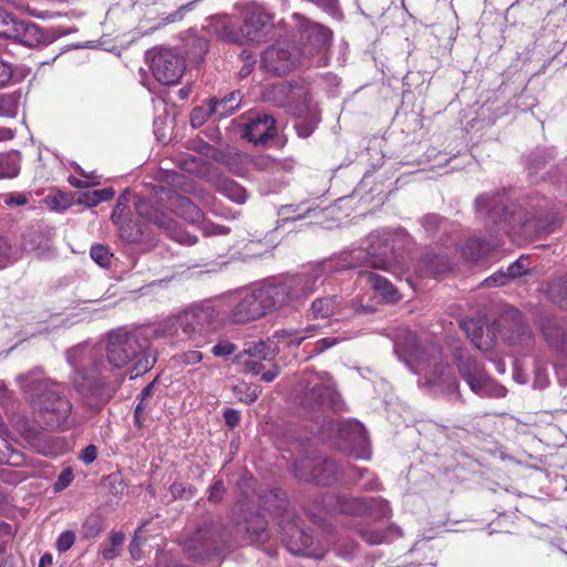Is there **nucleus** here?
<instances>
[{"mask_svg": "<svg viewBox=\"0 0 567 567\" xmlns=\"http://www.w3.org/2000/svg\"><path fill=\"white\" fill-rule=\"evenodd\" d=\"M306 63L305 58L293 42L277 41L268 47L261 55V66L266 72L275 76H282Z\"/></svg>", "mask_w": 567, "mask_h": 567, "instance_id": "11", "label": "nucleus"}, {"mask_svg": "<svg viewBox=\"0 0 567 567\" xmlns=\"http://www.w3.org/2000/svg\"><path fill=\"white\" fill-rule=\"evenodd\" d=\"M369 507L368 516L377 519L389 517L391 514L388 501L380 497L369 498Z\"/></svg>", "mask_w": 567, "mask_h": 567, "instance_id": "41", "label": "nucleus"}, {"mask_svg": "<svg viewBox=\"0 0 567 567\" xmlns=\"http://www.w3.org/2000/svg\"><path fill=\"white\" fill-rule=\"evenodd\" d=\"M11 256V246L6 238L0 237V267H3Z\"/></svg>", "mask_w": 567, "mask_h": 567, "instance_id": "62", "label": "nucleus"}, {"mask_svg": "<svg viewBox=\"0 0 567 567\" xmlns=\"http://www.w3.org/2000/svg\"><path fill=\"white\" fill-rule=\"evenodd\" d=\"M178 359L182 363L186 365L196 364L203 360V354L198 350H190L183 352L178 355Z\"/></svg>", "mask_w": 567, "mask_h": 567, "instance_id": "58", "label": "nucleus"}, {"mask_svg": "<svg viewBox=\"0 0 567 567\" xmlns=\"http://www.w3.org/2000/svg\"><path fill=\"white\" fill-rule=\"evenodd\" d=\"M114 196V190L112 188H103L96 189L92 192H86L81 195L79 198V203L83 204L87 207H94L102 202H107L112 199Z\"/></svg>", "mask_w": 567, "mask_h": 567, "instance_id": "39", "label": "nucleus"}, {"mask_svg": "<svg viewBox=\"0 0 567 567\" xmlns=\"http://www.w3.org/2000/svg\"><path fill=\"white\" fill-rule=\"evenodd\" d=\"M542 331L550 348L558 357L567 352V321L555 317H545L542 321Z\"/></svg>", "mask_w": 567, "mask_h": 567, "instance_id": "18", "label": "nucleus"}, {"mask_svg": "<svg viewBox=\"0 0 567 567\" xmlns=\"http://www.w3.org/2000/svg\"><path fill=\"white\" fill-rule=\"evenodd\" d=\"M261 503L267 512L279 517L287 549L293 555H306L310 537L298 524L296 512L289 508L286 494L279 489L269 491L261 496Z\"/></svg>", "mask_w": 567, "mask_h": 567, "instance_id": "7", "label": "nucleus"}, {"mask_svg": "<svg viewBox=\"0 0 567 567\" xmlns=\"http://www.w3.org/2000/svg\"><path fill=\"white\" fill-rule=\"evenodd\" d=\"M106 359L114 369H121L135 360L132 378L150 371L156 361L148 338L141 330L118 328L106 338Z\"/></svg>", "mask_w": 567, "mask_h": 567, "instance_id": "4", "label": "nucleus"}, {"mask_svg": "<svg viewBox=\"0 0 567 567\" xmlns=\"http://www.w3.org/2000/svg\"><path fill=\"white\" fill-rule=\"evenodd\" d=\"M243 94L240 91H233L223 99L212 97L208 102L210 112L219 118L230 116L241 104Z\"/></svg>", "mask_w": 567, "mask_h": 567, "instance_id": "21", "label": "nucleus"}, {"mask_svg": "<svg viewBox=\"0 0 567 567\" xmlns=\"http://www.w3.org/2000/svg\"><path fill=\"white\" fill-rule=\"evenodd\" d=\"M235 363L241 369V372L251 375H259L264 370V360L248 357L246 353H238L235 359Z\"/></svg>", "mask_w": 567, "mask_h": 567, "instance_id": "38", "label": "nucleus"}, {"mask_svg": "<svg viewBox=\"0 0 567 567\" xmlns=\"http://www.w3.org/2000/svg\"><path fill=\"white\" fill-rule=\"evenodd\" d=\"M442 221V217H440L436 214H427L421 219V224L424 227V229L432 234L436 230L439 225Z\"/></svg>", "mask_w": 567, "mask_h": 567, "instance_id": "54", "label": "nucleus"}, {"mask_svg": "<svg viewBox=\"0 0 567 567\" xmlns=\"http://www.w3.org/2000/svg\"><path fill=\"white\" fill-rule=\"evenodd\" d=\"M73 481V473L70 468L63 470L54 484V489L56 492L65 489L71 482Z\"/></svg>", "mask_w": 567, "mask_h": 567, "instance_id": "57", "label": "nucleus"}, {"mask_svg": "<svg viewBox=\"0 0 567 567\" xmlns=\"http://www.w3.org/2000/svg\"><path fill=\"white\" fill-rule=\"evenodd\" d=\"M184 42L185 54L190 61H200L208 50V40L194 32H188Z\"/></svg>", "mask_w": 567, "mask_h": 567, "instance_id": "28", "label": "nucleus"}, {"mask_svg": "<svg viewBox=\"0 0 567 567\" xmlns=\"http://www.w3.org/2000/svg\"><path fill=\"white\" fill-rule=\"evenodd\" d=\"M555 372L558 382L561 385H567V352L557 358L555 363Z\"/></svg>", "mask_w": 567, "mask_h": 567, "instance_id": "50", "label": "nucleus"}, {"mask_svg": "<svg viewBox=\"0 0 567 567\" xmlns=\"http://www.w3.org/2000/svg\"><path fill=\"white\" fill-rule=\"evenodd\" d=\"M224 493H225L224 483H223V481L217 480L209 487L208 501L212 503H218L221 501Z\"/></svg>", "mask_w": 567, "mask_h": 567, "instance_id": "55", "label": "nucleus"}, {"mask_svg": "<svg viewBox=\"0 0 567 567\" xmlns=\"http://www.w3.org/2000/svg\"><path fill=\"white\" fill-rule=\"evenodd\" d=\"M489 251V244L480 238L468 239L462 247V255L470 261H476Z\"/></svg>", "mask_w": 567, "mask_h": 567, "instance_id": "33", "label": "nucleus"}, {"mask_svg": "<svg viewBox=\"0 0 567 567\" xmlns=\"http://www.w3.org/2000/svg\"><path fill=\"white\" fill-rule=\"evenodd\" d=\"M194 4L195 1H190L186 4L181 6L176 11L169 13L166 18H164V24L183 20L185 14L193 9Z\"/></svg>", "mask_w": 567, "mask_h": 567, "instance_id": "52", "label": "nucleus"}, {"mask_svg": "<svg viewBox=\"0 0 567 567\" xmlns=\"http://www.w3.org/2000/svg\"><path fill=\"white\" fill-rule=\"evenodd\" d=\"M104 529V518L102 515L92 513L83 522L80 535L82 539L94 540Z\"/></svg>", "mask_w": 567, "mask_h": 567, "instance_id": "32", "label": "nucleus"}, {"mask_svg": "<svg viewBox=\"0 0 567 567\" xmlns=\"http://www.w3.org/2000/svg\"><path fill=\"white\" fill-rule=\"evenodd\" d=\"M361 537L370 545L390 543L402 536L399 527L390 526L386 529L367 528L360 532Z\"/></svg>", "mask_w": 567, "mask_h": 567, "instance_id": "27", "label": "nucleus"}, {"mask_svg": "<svg viewBox=\"0 0 567 567\" xmlns=\"http://www.w3.org/2000/svg\"><path fill=\"white\" fill-rule=\"evenodd\" d=\"M461 327L477 349L482 351L491 349L492 338L489 334L484 336V329L478 321L474 319L463 320Z\"/></svg>", "mask_w": 567, "mask_h": 567, "instance_id": "25", "label": "nucleus"}, {"mask_svg": "<svg viewBox=\"0 0 567 567\" xmlns=\"http://www.w3.org/2000/svg\"><path fill=\"white\" fill-rule=\"evenodd\" d=\"M130 554L135 560H138L142 557L141 540L137 536H135L130 543Z\"/></svg>", "mask_w": 567, "mask_h": 567, "instance_id": "64", "label": "nucleus"}, {"mask_svg": "<svg viewBox=\"0 0 567 567\" xmlns=\"http://www.w3.org/2000/svg\"><path fill=\"white\" fill-rule=\"evenodd\" d=\"M145 58L154 78L164 85L178 83L184 74V59L171 48H153L146 52Z\"/></svg>", "mask_w": 567, "mask_h": 567, "instance_id": "12", "label": "nucleus"}, {"mask_svg": "<svg viewBox=\"0 0 567 567\" xmlns=\"http://www.w3.org/2000/svg\"><path fill=\"white\" fill-rule=\"evenodd\" d=\"M249 159V154L244 152H234L229 153L226 157L225 164L236 175L244 176L248 172H250V167L247 161Z\"/></svg>", "mask_w": 567, "mask_h": 567, "instance_id": "36", "label": "nucleus"}, {"mask_svg": "<svg viewBox=\"0 0 567 567\" xmlns=\"http://www.w3.org/2000/svg\"><path fill=\"white\" fill-rule=\"evenodd\" d=\"M475 207L477 212L486 210L487 216L495 224L502 219L506 210L504 196L501 195H481L475 200Z\"/></svg>", "mask_w": 567, "mask_h": 567, "instance_id": "22", "label": "nucleus"}, {"mask_svg": "<svg viewBox=\"0 0 567 567\" xmlns=\"http://www.w3.org/2000/svg\"><path fill=\"white\" fill-rule=\"evenodd\" d=\"M295 127H296L298 136L306 138V137H309L313 133V131L316 128V124L308 123V122H300V123L296 124Z\"/></svg>", "mask_w": 567, "mask_h": 567, "instance_id": "61", "label": "nucleus"}, {"mask_svg": "<svg viewBox=\"0 0 567 567\" xmlns=\"http://www.w3.org/2000/svg\"><path fill=\"white\" fill-rule=\"evenodd\" d=\"M395 261L394 235L372 233L367 249L343 251L338 257L319 261L305 271L271 279L230 296L229 318L235 323H248L284 307H297L332 272L367 264L373 269L391 270Z\"/></svg>", "mask_w": 567, "mask_h": 567, "instance_id": "1", "label": "nucleus"}, {"mask_svg": "<svg viewBox=\"0 0 567 567\" xmlns=\"http://www.w3.org/2000/svg\"><path fill=\"white\" fill-rule=\"evenodd\" d=\"M237 347L228 340H221L212 348V353L217 358H227L234 354Z\"/></svg>", "mask_w": 567, "mask_h": 567, "instance_id": "48", "label": "nucleus"}, {"mask_svg": "<svg viewBox=\"0 0 567 567\" xmlns=\"http://www.w3.org/2000/svg\"><path fill=\"white\" fill-rule=\"evenodd\" d=\"M295 470L299 478L322 486L333 484L339 476L337 463L320 456L298 460L295 463Z\"/></svg>", "mask_w": 567, "mask_h": 567, "instance_id": "14", "label": "nucleus"}, {"mask_svg": "<svg viewBox=\"0 0 567 567\" xmlns=\"http://www.w3.org/2000/svg\"><path fill=\"white\" fill-rule=\"evenodd\" d=\"M97 456V449L95 445L90 444L85 449L82 450L80 454V460L84 464H91L96 460Z\"/></svg>", "mask_w": 567, "mask_h": 567, "instance_id": "60", "label": "nucleus"}, {"mask_svg": "<svg viewBox=\"0 0 567 567\" xmlns=\"http://www.w3.org/2000/svg\"><path fill=\"white\" fill-rule=\"evenodd\" d=\"M395 352L413 373L423 375L427 384L446 386L454 384L449 365L436 344H420L415 336L409 333L404 343H396Z\"/></svg>", "mask_w": 567, "mask_h": 567, "instance_id": "5", "label": "nucleus"}, {"mask_svg": "<svg viewBox=\"0 0 567 567\" xmlns=\"http://www.w3.org/2000/svg\"><path fill=\"white\" fill-rule=\"evenodd\" d=\"M359 278L379 293L383 300L388 302L399 300L398 290L386 278L369 270H360Z\"/></svg>", "mask_w": 567, "mask_h": 567, "instance_id": "20", "label": "nucleus"}, {"mask_svg": "<svg viewBox=\"0 0 567 567\" xmlns=\"http://www.w3.org/2000/svg\"><path fill=\"white\" fill-rule=\"evenodd\" d=\"M120 236L127 243H136L141 239L142 233L136 225H131V223H128L120 226Z\"/></svg>", "mask_w": 567, "mask_h": 567, "instance_id": "46", "label": "nucleus"}, {"mask_svg": "<svg viewBox=\"0 0 567 567\" xmlns=\"http://www.w3.org/2000/svg\"><path fill=\"white\" fill-rule=\"evenodd\" d=\"M164 206L167 208V200H161L156 193L154 199L140 198L135 203L136 213L143 219L164 229L173 240L182 245H194L197 241L196 236L185 231L176 220L168 217L163 210Z\"/></svg>", "mask_w": 567, "mask_h": 567, "instance_id": "10", "label": "nucleus"}, {"mask_svg": "<svg viewBox=\"0 0 567 567\" xmlns=\"http://www.w3.org/2000/svg\"><path fill=\"white\" fill-rule=\"evenodd\" d=\"M210 115H214L213 112H210V107L208 106H197L193 109L190 113V124L193 127H199L202 126Z\"/></svg>", "mask_w": 567, "mask_h": 567, "instance_id": "47", "label": "nucleus"}, {"mask_svg": "<svg viewBox=\"0 0 567 567\" xmlns=\"http://www.w3.org/2000/svg\"><path fill=\"white\" fill-rule=\"evenodd\" d=\"M276 133V121L271 115L256 114L244 125L243 136L255 144H264Z\"/></svg>", "mask_w": 567, "mask_h": 567, "instance_id": "17", "label": "nucleus"}, {"mask_svg": "<svg viewBox=\"0 0 567 567\" xmlns=\"http://www.w3.org/2000/svg\"><path fill=\"white\" fill-rule=\"evenodd\" d=\"M203 233L205 236L227 235L229 233V228L214 223H204Z\"/></svg>", "mask_w": 567, "mask_h": 567, "instance_id": "59", "label": "nucleus"}, {"mask_svg": "<svg viewBox=\"0 0 567 567\" xmlns=\"http://www.w3.org/2000/svg\"><path fill=\"white\" fill-rule=\"evenodd\" d=\"M455 364L460 375L475 394L482 398L495 399L506 396L507 389L492 380L484 367L472 355L457 351L455 353Z\"/></svg>", "mask_w": 567, "mask_h": 567, "instance_id": "8", "label": "nucleus"}, {"mask_svg": "<svg viewBox=\"0 0 567 567\" xmlns=\"http://www.w3.org/2000/svg\"><path fill=\"white\" fill-rule=\"evenodd\" d=\"M533 385L539 390H543L549 385L547 369L538 361L535 363Z\"/></svg>", "mask_w": 567, "mask_h": 567, "instance_id": "44", "label": "nucleus"}, {"mask_svg": "<svg viewBox=\"0 0 567 567\" xmlns=\"http://www.w3.org/2000/svg\"><path fill=\"white\" fill-rule=\"evenodd\" d=\"M45 202L52 210L56 212L65 210L70 206L69 199L62 194L48 196Z\"/></svg>", "mask_w": 567, "mask_h": 567, "instance_id": "49", "label": "nucleus"}, {"mask_svg": "<svg viewBox=\"0 0 567 567\" xmlns=\"http://www.w3.org/2000/svg\"><path fill=\"white\" fill-rule=\"evenodd\" d=\"M65 359L72 369L70 382L79 395L97 405H104L113 398L114 388L102 377L106 364L99 349L81 343L69 349Z\"/></svg>", "mask_w": 567, "mask_h": 567, "instance_id": "2", "label": "nucleus"}, {"mask_svg": "<svg viewBox=\"0 0 567 567\" xmlns=\"http://www.w3.org/2000/svg\"><path fill=\"white\" fill-rule=\"evenodd\" d=\"M75 543V533L72 530L62 532L55 542V548L59 553H65L72 548Z\"/></svg>", "mask_w": 567, "mask_h": 567, "instance_id": "45", "label": "nucleus"}, {"mask_svg": "<svg viewBox=\"0 0 567 567\" xmlns=\"http://www.w3.org/2000/svg\"><path fill=\"white\" fill-rule=\"evenodd\" d=\"M16 31L19 41L27 47H38L45 42L41 28L33 22H20Z\"/></svg>", "mask_w": 567, "mask_h": 567, "instance_id": "26", "label": "nucleus"}, {"mask_svg": "<svg viewBox=\"0 0 567 567\" xmlns=\"http://www.w3.org/2000/svg\"><path fill=\"white\" fill-rule=\"evenodd\" d=\"M204 176L209 184L230 200L238 204H244L246 202L248 197L246 189L235 181L212 169H208Z\"/></svg>", "mask_w": 567, "mask_h": 567, "instance_id": "19", "label": "nucleus"}, {"mask_svg": "<svg viewBox=\"0 0 567 567\" xmlns=\"http://www.w3.org/2000/svg\"><path fill=\"white\" fill-rule=\"evenodd\" d=\"M340 341H341V339L338 337L322 338L315 343V349L312 352L315 354H319V353L326 351L327 349L338 344Z\"/></svg>", "mask_w": 567, "mask_h": 567, "instance_id": "53", "label": "nucleus"}, {"mask_svg": "<svg viewBox=\"0 0 567 567\" xmlns=\"http://www.w3.org/2000/svg\"><path fill=\"white\" fill-rule=\"evenodd\" d=\"M340 302L337 296L317 298L311 303V312L315 318H328L339 312Z\"/></svg>", "mask_w": 567, "mask_h": 567, "instance_id": "31", "label": "nucleus"}, {"mask_svg": "<svg viewBox=\"0 0 567 567\" xmlns=\"http://www.w3.org/2000/svg\"><path fill=\"white\" fill-rule=\"evenodd\" d=\"M293 17L299 21L300 38L303 41L300 51L307 62L330 43L332 31L322 24L308 21L298 13Z\"/></svg>", "mask_w": 567, "mask_h": 567, "instance_id": "15", "label": "nucleus"}, {"mask_svg": "<svg viewBox=\"0 0 567 567\" xmlns=\"http://www.w3.org/2000/svg\"><path fill=\"white\" fill-rule=\"evenodd\" d=\"M303 388L300 398L301 405L306 408H330L340 411L343 402L336 391L334 383L328 372L312 373L301 380Z\"/></svg>", "mask_w": 567, "mask_h": 567, "instance_id": "9", "label": "nucleus"}, {"mask_svg": "<svg viewBox=\"0 0 567 567\" xmlns=\"http://www.w3.org/2000/svg\"><path fill=\"white\" fill-rule=\"evenodd\" d=\"M224 419L228 426L235 427L238 425V423L240 421V414L237 410L226 409L224 411Z\"/></svg>", "mask_w": 567, "mask_h": 567, "instance_id": "63", "label": "nucleus"}, {"mask_svg": "<svg viewBox=\"0 0 567 567\" xmlns=\"http://www.w3.org/2000/svg\"><path fill=\"white\" fill-rule=\"evenodd\" d=\"M157 196L161 200H167V208L173 210L176 215L184 218L186 221L195 224L202 220L203 212L189 198L184 197L176 192L158 187L156 189Z\"/></svg>", "mask_w": 567, "mask_h": 567, "instance_id": "16", "label": "nucleus"}, {"mask_svg": "<svg viewBox=\"0 0 567 567\" xmlns=\"http://www.w3.org/2000/svg\"><path fill=\"white\" fill-rule=\"evenodd\" d=\"M215 320V310L209 306H194L183 311L176 319V324L192 339L196 347L207 343L206 332Z\"/></svg>", "mask_w": 567, "mask_h": 567, "instance_id": "13", "label": "nucleus"}, {"mask_svg": "<svg viewBox=\"0 0 567 567\" xmlns=\"http://www.w3.org/2000/svg\"><path fill=\"white\" fill-rule=\"evenodd\" d=\"M171 493L175 498L190 499L195 495V489L190 485L174 483L171 485Z\"/></svg>", "mask_w": 567, "mask_h": 567, "instance_id": "51", "label": "nucleus"}, {"mask_svg": "<svg viewBox=\"0 0 567 567\" xmlns=\"http://www.w3.org/2000/svg\"><path fill=\"white\" fill-rule=\"evenodd\" d=\"M241 353H246L248 357L257 358L260 360H268L274 351L270 349L269 344L265 341H259L256 343L249 344Z\"/></svg>", "mask_w": 567, "mask_h": 567, "instance_id": "42", "label": "nucleus"}, {"mask_svg": "<svg viewBox=\"0 0 567 567\" xmlns=\"http://www.w3.org/2000/svg\"><path fill=\"white\" fill-rule=\"evenodd\" d=\"M546 295L553 303L567 310V275L549 281Z\"/></svg>", "mask_w": 567, "mask_h": 567, "instance_id": "29", "label": "nucleus"}, {"mask_svg": "<svg viewBox=\"0 0 567 567\" xmlns=\"http://www.w3.org/2000/svg\"><path fill=\"white\" fill-rule=\"evenodd\" d=\"M14 70L10 63L0 60V87L9 84L13 78Z\"/></svg>", "mask_w": 567, "mask_h": 567, "instance_id": "56", "label": "nucleus"}, {"mask_svg": "<svg viewBox=\"0 0 567 567\" xmlns=\"http://www.w3.org/2000/svg\"><path fill=\"white\" fill-rule=\"evenodd\" d=\"M21 157L18 152L0 157V179L14 178L20 173Z\"/></svg>", "mask_w": 567, "mask_h": 567, "instance_id": "34", "label": "nucleus"}, {"mask_svg": "<svg viewBox=\"0 0 567 567\" xmlns=\"http://www.w3.org/2000/svg\"><path fill=\"white\" fill-rule=\"evenodd\" d=\"M316 329V326H309L302 330H281L277 332V338L279 342L286 343L287 346L298 347L301 344L303 340L309 338Z\"/></svg>", "mask_w": 567, "mask_h": 567, "instance_id": "35", "label": "nucleus"}, {"mask_svg": "<svg viewBox=\"0 0 567 567\" xmlns=\"http://www.w3.org/2000/svg\"><path fill=\"white\" fill-rule=\"evenodd\" d=\"M91 258L101 267H107L111 261L112 254L106 246L93 245L90 250Z\"/></svg>", "mask_w": 567, "mask_h": 567, "instance_id": "43", "label": "nucleus"}, {"mask_svg": "<svg viewBox=\"0 0 567 567\" xmlns=\"http://www.w3.org/2000/svg\"><path fill=\"white\" fill-rule=\"evenodd\" d=\"M327 506L336 501L337 509L341 513L355 516H368L369 514V498L368 497H352V498H334L327 496L324 498Z\"/></svg>", "mask_w": 567, "mask_h": 567, "instance_id": "23", "label": "nucleus"}, {"mask_svg": "<svg viewBox=\"0 0 567 567\" xmlns=\"http://www.w3.org/2000/svg\"><path fill=\"white\" fill-rule=\"evenodd\" d=\"M31 406L39 411L52 429H66L72 403L64 394L66 385L44 375L41 368L17 377Z\"/></svg>", "mask_w": 567, "mask_h": 567, "instance_id": "3", "label": "nucleus"}, {"mask_svg": "<svg viewBox=\"0 0 567 567\" xmlns=\"http://www.w3.org/2000/svg\"><path fill=\"white\" fill-rule=\"evenodd\" d=\"M248 164L250 171H259V172H275L278 169L280 164L268 155H250Z\"/></svg>", "mask_w": 567, "mask_h": 567, "instance_id": "40", "label": "nucleus"}, {"mask_svg": "<svg viewBox=\"0 0 567 567\" xmlns=\"http://www.w3.org/2000/svg\"><path fill=\"white\" fill-rule=\"evenodd\" d=\"M243 528L251 543H265L268 539L267 522L259 513L250 514Z\"/></svg>", "mask_w": 567, "mask_h": 567, "instance_id": "24", "label": "nucleus"}, {"mask_svg": "<svg viewBox=\"0 0 567 567\" xmlns=\"http://www.w3.org/2000/svg\"><path fill=\"white\" fill-rule=\"evenodd\" d=\"M272 14L262 6L248 4L243 11V24L235 30L227 16H215L209 19V28L220 39L237 44L260 43L266 40L272 29Z\"/></svg>", "mask_w": 567, "mask_h": 567, "instance_id": "6", "label": "nucleus"}, {"mask_svg": "<svg viewBox=\"0 0 567 567\" xmlns=\"http://www.w3.org/2000/svg\"><path fill=\"white\" fill-rule=\"evenodd\" d=\"M515 329L508 334H505L506 340L511 344H528L532 340V331L528 326L524 324L519 318L514 322Z\"/></svg>", "mask_w": 567, "mask_h": 567, "instance_id": "37", "label": "nucleus"}, {"mask_svg": "<svg viewBox=\"0 0 567 567\" xmlns=\"http://www.w3.org/2000/svg\"><path fill=\"white\" fill-rule=\"evenodd\" d=\"M525 272H527L525 259L519 258L508 266L506 274H495V275L488 277L487 279H485L484 285L487 287L503 286L506 284L508 278H512V279L518 278L522 275H524Z\"/></svg>", "mask_w": 567, "mask_h": 567, "instance_id": "30", "label": "nucleus"}]
</instances>
